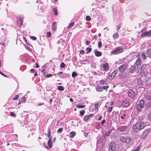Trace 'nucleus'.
I'll list each match as a JSON object with an SVG mask.
<instances>
[{"mask_svg": "<svg viewBox=\"0 0 151 151\" xmlns=\"http://www.w3.org/2000/svg\"><path fill=\"white\" fill-rule=\"evenodd\" d=\"M124 51V48L122 46H119L115 48L111 51V52L114 55L121 53Z\"/></svg>", "mask_w": 151, "mask_h": 151, "instance_id": "f257e3e1", "label": "nucleus"}, {"mask_svg": "<svg viewBox=\"0 0 151 151\" xmlns=\"http://www.w3.org/2000/svg\"><path fill=\"white\" fill-rule=\"evenodd\" d=\"M147 73L146 65H143L140 69V75L143 77H146Z\"/></svg>", "mask_w": 151, "mask_h": 151, "instance_id": "f03ea898", "label": "nucleus"}, {"mask_svg": "<svg viewBox=\"0 0 151 151\" xmlns=\"http://www.w3.org/2000/svg\"><path fill=\"white\" fill-rule=\"evenodd\" d=\"M144 103L145 101L141 99L140 101L139 104L137 105V111H141L142 108L144 106Z\"/></svg>", "mask_w": 151, "mask_h": 151, "instance_id": "7ed1b4c3", "label": "nucleus"}, {"mask_svg": "<svg viewBox=\"0 0 151 151\" xmlns=\"http://www.w3.org/2000/svg\"><path fill=\"white\" fill-rule=\"evenodd\" d=\"M109 151H119L116 149V144L114 142H111L110 144Z\"/></svg>", "mask_w": 151, "mask_h": 151, "instance_id": "20e7f679", "label": "nucleus"}, {"mask_svg": "<svg viewBox=\"0 0 151 151\" xmlns=\"http://www.w3.org/2000/svg\"><path fill=\"white\" fill-rule=\"evenodd\" d=\"M127 66L126 64H122L118 68L119 70L121 73H123L127 69Z\"/></svg>", "mask_w": 151, "mask_h": 151, "instance_id": "39448f33", "label": "nucleus"}, {"mask_svg": "<svg viewBox=\"0 0 151 151\" xmlns=\"http://www.w3.org/2000/svg\"><path fill=\"white\" fill-rule=\"evenodd\" d=\"M120 140L127 143H129L130 142V139L129 137L126 136H121L120 139Z\"/></svg>", "mask_w": 151, "mask_h": 151, "instance_id": "423d86ee", "label": "nucleus"}, {"mask_svg": "<svg viewBox=\"0 0 151 151\" xmlns=\"http://www.w3.org/2000/svg\"><path fill=\"white\" fill-rule=\"evenodd\" d=\"M141 36L143 37L151 36V30L142 32Z\"/></svg>", "mask_w": 151, "mask_h": 151, "instance_id": "0eeeda50", "label": "nucleus"}, {"mask_svg": "<svg viewBox=\"0 0 151 151\" xmlns=\"http://www.w3.org/2000/svg\"><path fill=\"white\" fill-rule=\"evenodd\" d=\"M18 17L19 20L18 22V27H20L23 23V17L21 15H19Z\"/></svg>", "mask_w": 151, "mask_h": 151, "instance_id": "6e6552de", "label": "nucleus"}, {"mask_svg": "<svg viewBox=\"0 0 151 151\" xmlns=\"http://www.w3.org/2000/svg\"><path fill=\"white\" fill-rule=\"evenodd\" d=\"M150 131L149 129L145 130L143 132L142 135L141 137L142 139L145 138L146 136L149 133Z\"/></svg>", "mask_w": 151, "mask_h": 151, "instance_id": "1a4fd4ad", "label": "nucleus"}, {"mask_svg": "<svg viewBox=\"0 0 151 151\" xmlns=\"http://www.w3.org/2000/svg\"><path fill=\"white\" fill-rule=\"evenodd\" d=\"M128 94L129 96L131 98H133L135 96L134 92L132 90H129L128 92Z\"/></svg>", "mask_w": 151, "mask_h": 151, "instance_id": "9d476101", "label": "nucleus"}, {"mask_svg": "<svg viewBox=\"0 0 151 151\" xmlns=\"http://www.w3.org/2000/svg\"><path fill=\"white\" fill-rule=\"evenodd\" d=\"M136 124L137 125V126L139 127L140 130L143 129L145 126L143 122L137 123Z\"/></svg>", "mask_w": 151, "mask_h": 151, "instance_id": "9b49d317", "label": "nucleus"}, {"mask_svg": "<svg viewBox=\"0 0 151 151\" xmlns=\"http://www.w3.org/2000/svg\"><path fill=\"white\" fill-rule=\"evenodd\" d=\"M145 84L146 86H150L151 85V77H150L145 81Z\"/></svg>", "mask_w": 151, "mask_h": 151, "instance_id": "f8f14e48", "label": "nucleus"}, {"mask_svg": "<svg viewBox=\"0 0 151 151\" xmlns=\"http://www.w3.org/2000/svg\"><path fill=\"white\" fill-rule=\"evenodd\" d=\"M127 127L126 126H121L117 128V129L121 132L125 131L127 129Z\"/></svg>", "mask_w": 151, "mask_h": 151, "instance_id": "ddd939ff", "label": "nucleus"}, {"mask_svg": "<svg viewBox=\"0 0 151 151\" xmlns=\"http://www.w3.org/2000/svg\"><path fill=\"white\" fill-rule=\"evenodd\" d=\"M93 114H90L87 115L85 116L84 117V120L86 122H88V120L89 119V118L93 116Z\"/></svg>", "mask_w": 151, "mask_h": 151, "instance_id": "4468645a", "label": "nucleus"}, {"mask_svg": "<svg viewBox=\"0 0 151 151\" xmlns=\"http://www.w3.org/2000/svg\"><path fill=\"white\" fill-rule=\"evenodd\" d=\"M122 104L124 106H127L129 105V103L126 99H124L122 101Z\"/></svg>", "mask_w": 151, "mask_h": 151, "instance_id": "2eb2a0df", "label": "nucleus"}, {"mask_svg": "<svg viewBox=\"0 0 151 151\" xmlns=\"http://www.w3.org/2000/svg\"><path fill=\"white\" fill-rule=\"evenodd\" d=\"M136 68L135 66L132 65L130 68L129 71L130 73H133L136 70Z\"/></svg>", "mask_w": 151, "mask_h": 151, "instance_id": "dca6fc26", "label": "nucleus"}, {"mask_svg": "<svg viewBox=\"0 0 151 151\" xmlns=\"http://www.w3.org/2000/svg\"><path fill=\"white\" fill-rule=\"evenodd\" d=\"M137 126V125L136 124L132 127V129L133 131L136 132H138L140 130L139 127H138Z\"/></svg>", "mask_w": 151, "mask_h": 151, "instance_id": "f3484780", "label": "nucleus"}, {"mask_svg": "<svg viewBox=\"0 0 151 151\" xmlns=\"http://www.w3.org/2000/svg\"><path fill=\"white\" fill-rule=\"evenodd\" d=\"M103 67L104 70L106 71L108 70L109 65L108 63H106L103 65Z\"/></svg>", "mask_w": 151, "mask_h": 151, "instance_id": "a211bd4d", "label": "nucleus"}, {"mask_svg": "<svg viewBox=\"0 0 151 151\" xmlns=\"http://www.w3.org/2000/svg\"><path fill=\"white\" fill-rule=\"evenodd\" d=\"M94 52L95 53V55L96 56H100L102 54V53L101 52L99 51H97L96 50H94Z\"/></svg>", "mask_w": 151, "mask_h": 151, "instance_id": "6ab92c4d", "label": "nucleus"}, {"mask_svg": "<svg viewBox=\"0 0 151 151\" xmlns=\"http://www.w3.org/2000/svg\"><path fill=\"white\" fill-rule=\"evenodd\" d=\"M141 58H138L137 59L136 61V62L135 63V64L136 65H140L141 63Z\"/></svg>", "mask_w": 151, "mask_h": 151, "instance_id": "aec40b11", "label": "nucleus"}, {"mask_svg": "<svg viewBox=\"0 0 151 151\" xmlns=\"http://www.w3.org/2000/svg\"><path fill=\"white\" fill-rule=\"evenodd\" d=\"M96 89L97 91L101 92L103 91V88L99 86H97L96 87Z\"/></svg>", "mask_w": 151, "mask_h": 151, "instance_id": "412c9836", "label": "nucleus"}, {"mask_svg": "<svg viewBox=\"0 0 151 151\" xmlns=\"http://www.w3.org/2000/svg\"><path fill=\"white\" fill-rule=\"evenodd\" d=\"M51 138H50L47 144L48 145V146L50 148H51L52 147V142L51 141Z\"/></svg>", "mask_w": 151, "mask_h": 151, "instance_id": "4be33fe9", "label": "nucleus"}, {"mask_svg": "<svg viewBox=\"0 0 151 151\" xmlns=\"http://www.w3.org/2000/svg\"><path fill=\"white\" fill-rule=\"evenodd\" d=\"M142 81L140 79H137V83L138 86L141 87L142 86Z\"/></svg>", "mask_w": 151, "mask_h": 151, "instance_id": "5701e85b", "label": "nucleus"}, {"mask_svg": "<svg viewBox=\"0 0 151 151\" xmlns=\"http://www.w3.org/2000/svg\"><path fill=\"white\" fill-rule=\"evenodd\" d=\"M147 54L148 57L151 58V49H150L148 50Z\"/></svg>", "mask_w": 151, "mask_h": 151, "instance_id": "b1692460", "label": "nucleus"}, {"mask_svg": "<svg viewBox=\"0 0 151 151\" xmlns=\"http://www.w3.org/2000/svg\"><path fill=\"white\" fill-rule=\"evenodd\" d=\"M113 37L114 39H116L119 37V35L116 33H115L113 35Z\"/></svg>", "mask_w": 151, "mask_h": 151, "instance_id": "393cba45", "label": "nucleus"}, {"mask_svg": "<svg viewBox=\"0 0 151 151\" xmlns=\"http://www.w3.org/2000/svg\"><path fill=\"white\" fill-rule=\"evenodd\" d=\"M52 27L53 29L54 30H55L56 29L57 25H56V22H54L53 23L52 25Z\"/></svg>", "mask_w": 151, "mask_h": 151, "instance_id": "a878e982", "label": "nucleus"}, {"mask_svg": "<svg viewBox=\"0 0 151 151\" xmlns=\"http://www.w3.org/2000/svg\"><path fill=\"white\" fill-rule=\"evenodd\" d=\"M70 137H73L76 134V133L74 132H71L70 133Z\"/></svg>", "mask_w": 151, "mask_h": 151, "instance_id": "bb28decb", "label": "nucleus"}, {"mask_svg": "<svg viewBox=\"0 0 151 151\" xmlns=\"http://www.w3.org/2000/svg\"><path fill=\"white\" fill-rule=\"evenodd\" d=\"M99 82L101 84L103 85H104V84H107L106 82V81H105L104 80H100V81Z\"/></svg>", "mask_w": 151, "mask_h": 151, "instance_id": "cd10ccee", "label": "nucleus"}, {"mask_svg": "<svg viewBox=\"0 0 151 151\" xmlns=\"http://www.w3.org/2000/svg\"><path fill=\"white\" fill-rule=\"evenodd\" d=\"M76 106L77 108H83L85 106L84 105H80L79 104H77Z\"/></svg>", "mask_w": 151, "mask_h": 151, "instance_id": "c85d7f7f", "label": "nucleus"}, {"mask_svg": "<svg viewBox=\"0 0 151 151\" xmlns=\"http://www.w3.org/2000/svg\"><path fill=\"white\" fill-rule=\"evenodd\" d=\"M53 13L55 15H57L58 13L57 12V9L56 8H54L53 9Z\"/></svg>", "mask_w": 151, "mask_h": 151, "instance_id": "c756f323", "label": "nucleus"}, {"mask_svg": "<svg viewBox=\"0 0 151 151\" xmlns=\"http://www.w3.org/2000/svg\"><path fill=\"white\" fill-rule=\"evenodd\" d=\"M126 112H124L123 113L122 115L121 116V118L122 119H123L124 118L125 116H126Z\"/></svg>", "mask_w": 151, "mask_h": 151, "instance_id": "7c9ffc66", "label": "nucleus"}, {"mask_svg": "<svg viewBox=\"0 0 151 151\" xmlns=\"http://www.w3.org/2000/svg\"><path fill=\"white\" fill-rule=\"evenodd\" d=\"M47 134H46V133L45 134V135H46L48 137H49L50 136V129H48L47 130Z\"/></svg>", "mask_w": 151, "mask_h": 151, "instance_id": "2f4dec72", "label": "nucleus"}, {"mask_svg": "<svg viewBox=\"0 0 151 151\" xmlns=\"http://www.w3.org/2000/svg\"><path fill=\"white\" fill-rule=\"evenodd\" d=\"M26 100V98L25 97H23L22 98L21 101H19V104L20 103H23L24 101H25Z\"/></svg>", "mask_w": 151, "mask_h": 151, "instance_id": "473e14b6", "label": "nucleus"}, {"mask_svg": "<svg viewBox=\"0 0 151 151\" xmlns=\"http://www.w3.org/2000/svg\"><path fill=\"white\" fill-rule=\"evenodd\" d=\"M58 89L60 91H63L64 89L62 86H59L58 87Z\"/></svg>", "mask_w": 151, "mask_h": 151, "instance_id": "72a5a7b5", "label": "nucleus"}, {"mask_svg": "<svg viewBox=\"0 0 151 151\" xmlns=\"http://www.w3.org/2000/svg\"><path fill=\"white\" fill-rule=\"evenodd\" d=\"M51 33L50 32H47V37L49 38L51 36Z\"/></svg>", "mask_w": 151, "mask_h": 151, "instance_id": "f704fd0d", "label": "nucleus"}, {"mask_svg": "<svg viewBox=\"0 0 151 151\" xmlns=\"http://www.w3.org/2000/svg\"><path fill=\"white\" fill-rule=\"evenodd\" d=\"M77 74L75 71L73 72L72 74V76L73 77H74L77 76Z\"/></svg>", "mask_w": 151, "mask_h": 151, "instance_id": "c9c22d12", "label": "nucleus"}, {"mask_svg": "<svg viewBox=\"0 0 151 151\" xmlns=\"http://www.w3.org/2000/svg\"><path fill=\"white\" fill-rule=\"evenodd\" d=\"M85 111L84 110H82L80 111V113L81 116H83L85 113Z\"/></svg>", "mask_w": 151, "mask_h": 151, "instance_id": "e433bc0d", "label": "nucleus"}, {"mask_svg": "<svg viewBox=\"0 0 151 151\" xmlns=\"http://www.w3.org/2000/svg\"><path fill=\"white\" fill-rule=\"evenodd\" d=\"M74 25V22H73L71 23L68 26V28H71Z\"/></svg>", "mask_w": 151, "mask_h": 151, "instance_id": "4c0bfd02", "label": "nucleus"}, {"mask_svg": "<svg viewBox=\"0 0 151 151\" xmlns=\"http://www.w3.org/2000/svg\"><path fill=\"white\" fill-rule=\"evenodd\" d=\"M63 130V129L62 127H60L58 130L57 132L58 133H60L62 132Z\"/></svg>", "mask_w": 151, "mask_h": 151, "instance_id": "58836bf2", "label": "nucleus"}, {"mask_svg": "<svg viewBox=\"0 0 151 151\" xmlns=\"http://www.w3.org/2000/svg\"><path fill=\"white\" fill-rule=\"evenodd\" d=\"M10 114L11 116L12 117H15L16 116V115L12 112H10Z\"/></svg>", "mask_w": 151, "mask_h": 151, "instance_id": "ea45409f", "label": "nucleus"}, {"mask_svg": "<svg viewBox=\"0 0 151 151\" xmlns=\"http://www.w3.org/2000/svg\"><path fill=\"white\" fill-rule=\"evenodd\" d=\"M65 64L63 62L61 63L60 65V66L61 68H64L65 67Z\"/></svg>", "mask_w": 151, "mask_h": 151, "instance_id": "a19ab883", "label": "nucleus"}, {"mask_svg": "<svg viewBox=\"0 0 151 151\" xmlns=\"http://www.w3.org/2000/svg\"><path fill=\"white\" fill-rule=\"evenodd\" d=\"M140 146L138 145L136 149L134 150H132L131 151H138L140 149Z\"/></svg>", "mask_w": 151, "mask_h": 151, "instance_id": "79ce46f5", "label": "nucleus"}, {"mask_svg": "<svg viewBox=\"0 0 151 151\" xmlns=\"http://www.w3.org/2000/svg\"><path fill=\"white\" fill-rule=\"evenodd\" d=\"M86 19L87 21H89L91 20V17L88 16H87L86 17Z\"/></svg>", "mask_w": 151, "mask_h": 151, "instance_id": "37998d69", "label": "nucleus"}, {"mask_svg": "<svg viewBox=\"0 0 151 151\" xmlns=\"http://www.w3.org/2000/svg\"><path fill=\"white\" fill-rule=\"evenodd\" d=\"M148 119L151 121V112L148 115Z\"/></svg>", "mask_w": 151, "mask_h": 151, "instance_id": "c03bdc74", "label": "nucleus"}, {"mask_svg": "<svg viewBox=\"0 0 151 151\" xmlns=\"http://www.w3.org/2000/svg\"><path fill=\"white\" fill-rule=\"evenodd\" d=\"M142 58L143 59H146V56L145 54V53H143L142 55Z\"/></svg>", "mask_w": 151, "mask_h": 151, "instance_id": "a18cd8bd", "label": "nucleus"}, {"mask_svg": "<svg viewBox=\"0 0 151 151\" xmlns=\"http://www.w3.org/2000/svg\"><path fill=\"white\" fill-rule=\"evenodd\" d=\"M112 109V107H109L108 109V111L109 112H110Z\"/></svg>", "mask_w": 151, "mask_h": 151, "instance_id": "49530a36", "label": "nucleus"}, {"mask_svg": "<svg viewBox=\"0 0 151 151\" xmlns=\"http://www.w3.org/2000/svg\"><path fill=\"white\" fill-rule=\"evenodd\" d=\"M99 47L100 48L102 47V43L101 42H99L98 43Z\"/></svg>", "mask_w": 151, "mask_h": 151, "instance_id": "de8ad7c7", "label": "nucleus"}, {"mask_svg": "<svg viewBox=\"0 0 151 151\" xmlns=\"http://www.w3.org/2000/svg\"><path fill=\"white\" fill-rule=\"evenodd\" d=\"M19 98V96L18 95H16L15 97H14L13 99L14 100H17V99H18Z\"/></svg>", "mask_w": 151, "mask_h": 151, "instance_id": "09e8293b", "label": "nucleus"}, {"mask_svg": "<svg viewBox=\"0 0 151 151\" xmlns=\"http://www.w3.org/2000/svg\"><path fill=\"white\" fill-rule=\"evenodd\" d=\"M99 105V103H97L95 104V106L96 109H97V110H98V107Z\"/></svg>", "mask_w": 151, "mask_h": 151, "instance_id": "8fccbe9b", "label": "nucleus"}, {"mask_svg": "<svg viewBox=\"0 0 151 151\" xmlns=\"http://www.w3.org/2000/svg\"><path fill=\"white\" fill-rule=\"evenodd\" d=\"M116 73V71H114L112 73L111 75L113 77H114L115 76Z\"/></svg>", "mask_w": 151, "mask_h": 151, "instance_id": "3c124183", "label": "nucleus"}, {"mask_svg": "<svg viewBox=\"0 0 151 151\" xmlns=\"http://www.w3.org/2000/svg\"><path fill=\"white\" fill-rule=\"evenodd\" d=\"M102 87L103 88V89H106L109 88V86H103Z\"/></svg>", "mask_w": 151, "mask_h": 151, "instance_id": "603ef678", "label": "nucleus"}, {"mask_svg": "<svg viewBox=\"0 0 151 151\" xmlns=\"http://www.w3.org/2000/svg\"><path fill=\"white\" fill-rule=\"evenodd\" d=\"M31 39L33 40H36L37 39L36 37L35 36H32L31 37Z\"/></svg>", "mask_w": 151, "mask_h": 151, "instance_id": "864d4df0", "label": "nucleus"}, {"mask_svg": "<svg viewBox=\"0 0 151 151\" xmlns=\"http://www.w3.org/2000/svg\"><path fill=\"white\" fill-rule=\"evenodd\" d=\"M146 98L148 100H150V99L151 98V96H148V95H147L146 96Z\"/></svg>", "mask_w": 151, "mask_h": 151, "instance_id": "5fc2aeb1", "label": "nucleus"}, {"mask_svg": "<svg viewBox=\"0 0 151 151\" xmlns=\"http://www.w3.org/2000/svg\"><path fill=\"white\" fill-rule=\"evenodd\" d=\"M80 53L82 54H85V52L83 50H82L80 51Z\"/></svg>", "mask_w": 151, "mask_h": 151, "instance_id": "6e6d98bb", "label": "nucleus"}, {"mask_svg": "<svg viewBox=\"0 0 151 151\" xmlns=\"http://www.w3.org/2000/svg\"><path fill=\"white\" fill-rule=\"evenodd\" d=\"M52 76V75L51 74H48L46 75V77L47 78H49V77Z\"/></svg>", "mask_w": 151, "mask_h": 151, "instance_id": "4d7b16f0", "label": "nucleus"}, {"mask_svg": "<svg viewBox=\"0 0 151 151\" xmlns=\"http://www.w3.org/2000/svg\"><path fill=\"white\" fill-rule=\"evenodd\" d=\"M44 104L43 103H42L41 102H38L37 104V105L38 106H41L42 105H43Z\"/></svg>", "mask_w": 151, "mask_h": 151, "instance_id": "13d9d810", "label": "nucleus"}, {"mask_svg": "<svg viewBox=\"0 0 151 151\" xmlns=\"http://www.w3.org/2000/svg\"><path fill=\"white\" fill-rule=\"evenodd\" d=\"M90 44V42L88 41L87 40L86 41V45H89Z\"/></svg>", "mask_w": 151, "mask_h": 151, "instance_id": "bf43d9fd", "label": "nucleus"}, {"mask_svg": "<svg viewBox=\"0 0 151 151\" xmlns=\"http://www.w3.org/2000/svg\"><path fill=\"white\" fill-rule=\"evenodd\" d=\"M151 104H148L146 105V106L147 108H149L150 107Z\"/></svg>", "mask_w": 151, "mask_h": 151, "instance_id": "052dcab7", "label": "nucleus"}, {"mask_svg": "<svg viewBox=\"0 0 151 151\" xmlns=\"http://www.w3.org/2000/svg\"><path fill=\"white\" fill-rule=\"evenodd\" d=\"M35 64H36V66H35L36 68H38L39 66V65H38V63H35Z\"/></svg>", "mask_w": 151, "mask_h": 151, "instance_id": "680f3d73", "label": "nucleus"}, {"mask_svg": "<svg viewBox=\"0 0 151 151\" xmlns=\"http://www.w3.org/2000/svg\"><path fill=\"white\" fill-rule=\"evenodd\" d=\"M120 28V25L117 26L116 27V29H117V30H119Z\"/></svg>", "mask_w": 151, "mask_h": 151, "instance_id": "e2e57ef3", "label": "nucleus"}, {"mask_svg": "<svg viewBox=\"0 0 151 151\" xmlns=\"http://www.w3.org/2000/svg\"><path fill=\"white\" fill-rule=\"evenodd\" d=\"M0 73L2 75L5 77H6V75H5L4 73H3L2 72H0Z\"/></svg>", "mask_w": 151, "mask_h": 151, "instance_id": "0e129e2a", "label": "nucleus"}, {"mask_svg": "<svg viewBox=\"0 0 151 151\" xmlns=\"http://www.w3.org/2000/svg\"><path fill=\"white\" fill-rule=\"evenodd\" d=\"M30 71L32 73H34L35 72V70L34 69H31L30 70Z\"/></svg>", "mask_w": 151, "mask_h": 151, "instance_id": "69168bd1", "label": "nucleus"}, {"mask_svg": "<svg viewBox=\"0 0 151 151\" xmlns=\"http://www.w3.org/2000/svg\"><path fill=\"white\" fill-rule=\"evenodd\" d=\"M43 145L45 146V147L47 148V149H49V148L48 147L46 146V144L44 142L43 144Z\"/></svg>", "mask_w": 151, "mask_h": 151, "instance_id": "338daca9", "label": "nucleus"}, {"mask_svg": "<svg viewBox=\"0 0 151 151\" xmlns=\"http://www.w3.org/2000/svg\"><path fill=\"white\" fill-rule=\"evenodd\" d=\"M114 77H113L112 76L110 75V76H109V78L110 79H112Z\"/></svg>", "mask_w": 151, "mask_h": 151, "instance_id": "774afa93", "label": "nucleus"}]
</instances>
